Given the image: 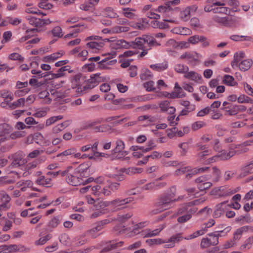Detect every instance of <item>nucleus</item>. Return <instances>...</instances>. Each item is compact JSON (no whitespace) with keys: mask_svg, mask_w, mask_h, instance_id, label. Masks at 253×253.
Wrapping results in <instances>:
<instances>
[{"mask_svg":"<svg viewBox=\"0 0 253 253\" xmlns=\"http://www.w3.org/2000/svg\"><path fill=\"white\" fill-rule=\"evenodd\" d=\"M236 154V151L231 150L227 152L225 150H222L218 153L220 160H227L234 156Z\"/></svg>","mask_w":253,"mask_h":253,"instance_id":"23","label":"nucleus"},{"mask_svg":"<svg viewBox=\"0 0 253 253\" xmlns=\"http://www.w3.org/2000/svg\"><path fill=\"white\" fill-rule=\"evenodd\" d=\"M26 18L30 25L36 27H42L52 22L49 19H41L32 16H26Z\"/></svg>","mask_w":253,"mask_h":253,"instance_id":"7","label":"nucleus"},{"mask_svg":"<svg viewBox=\"0 0 253 253\" xmlns=\"http://www.w3.org/2000/svg\"><path fill=\"white\" fill-rule=\"evenodd\" d=\"M212 186V183L210 182H205L197 185V187L201 191H203L210 188Z\"/></svg>","mask_w":253,"mask_h":253,"instance_id":"64","label":"nucleus"},{"mask_svg":"<svg viewBox=\"0 0 253 253\" xmlns=\"http://www.w3.org/2000/svg\"><path fill=\"white\" fill-rule=\"evenodd\" d=\"M180 59L186 60L188 63H195L197 60L189 52H186L180 56Z\"/></svg>","mask_w":253,"mask_h":253,"instance_id":"32","label":"nucleus"},{"mask_svg":"<svg viewBox=\"0 0 253 253\" xmlns=\"http://www.w3.org/2000/svg\"><path fill=\"white\" fill-rule=\"evenodd\" d=\"M114 230L116 232V234L122 235L125 233L126 228L122 224L116 225L114 227Z\"/></svg>","mask_w":253,"mask_h":253,"instance_id":"62","label":"nucleus"},{"mask_svg":"<svg viewBox=\"0 0 253 253\" xmlns=\"http://www.w3.org/2000/svg\"><path fill=\"white\" fill-rule=\"evenodd\" d=\"M113 47L115 49L128 48L130 47V42L121 39L116 41L113 43Z\"/></svg>","mask_w":253,"mask_h":253,"instance_id":"18","label":"nucleus"},{"mask_svg":"<svg viewBox=\"0 0 253 253\" xmlns=\"http://www.w3.org/2000/svg\"><path fill=\"white\" fill-rule=\"evenodd\" d=\"M12 161L11 163L12 168L18 167L24 164L23 155L21 152H17L12 156Z\"/></svg>","mask_w":253,"mask_h":253,"instance_id":"10","label":"nucleus"},{"mask_svg":"<svg viewBox=\"0 0 253 253\" xmlns=\"http://www.w3.org/2000/svg\"><path fill=\"white\" fill-rule=\"evenodd\" d=\"M180 18L184 21H188L190 18V10L189 7H187L181 11L179 14Z\"/></svg>","mask_w":253,"mask_h":253,"instance_id":"44","label":"nucleus"},{"mask_svg":"<svg viewBox=\"0 0 253 253\" xmlns=\"http://www.w3.org/2000/svg\"><path fill=\"white\" fill-rule=\"evenodd\" d=\"M241 172L239 175L240 177H243L247 174L253 173V158L246 166L241 168Z\"/></svg>","mask_w":253,"mask_h":253,"instance_id":"16","label":"nucleus"},{"mask_svg":"<svg viewBox=\"0 0 253 253\" xmlns=\"http://www.w3.org/2000/svg\"><path fill=\"white\" fill-rule=\"evenodd\" d=\"M130 47L139 49H143L147 46H158L160 44L157 42L155 37L149 35H143L141 37L136 38L133 41L130 42Z\"/></svg>","mask_w":253,"mask_h":253,"instance_id":"2","label":"nucleus"},{"mask_svg":"<svg viewBox=\"0 0 253 253\" xmlns=\"http://www.w3.org/2000/svg\"><path fill=\"white\" fill-rule=\"evenodd\" d=\"M223 82L225 84L229 86H235L237 84L234 78L228 75H226L224 76Z\"/></svg>","mask_w":253,"mask_h":253,"instance_id":"40","label":"nucleus"},{"mask_svg":"<svg viewBox=\"0 0 253 253\" xmlns=\"http://www.w3.org/2000/svg\"><path fill=\"white\" fill-rule=\"evenodd\" d=\"M182 239V237L181 234H177L172 236L168 241H166V243L169 244L165 245V248H170L174 246L175 243L178 242L179 241Z\"/></svg>","mask_w":253,"mask_h":253,"instance_id":"20","label":"nucleus"},{"mask_svg":"<svg viewBox=\"0 0 253 253\" xmlns=\"http://www.w3.org/2000/svg\"><path fill=\"white\" fill-rule=\"evenodd\" d=\"M63 118V116L62 115H59L57 116H52L46 120L45 126H49L52 124L55 123L57 121L61 120Z\"/></svg>","mask_w":253,"mask_h":253,"instance_id":"53","label":"nucleus"},{"mask_svg":"<svg viewBox=\"0 0 253 253\" xmlns=\"http://www.w3.org/2000/svg\"><path fill=\"white\" fill-rule=\"evenodd\" d=\"M104 45L103 41H99V42L91 41L86 43V47L91 49L92 50H99Z\"/></svg>","mask_w":253,"mask_h":253,"instance_id":"24","label":"nucleus"},{"mask_svg":"<svg viewBox=\"0 0 253 253\" xmlns=\"http://www.w3.org/2000/svg\"><path fill=\"white\" fill-rule=\"evenodd\" d=\"M104 122V119L103 118H98L96 120L89 121L86 122L84 126V129H88L91 127H94L95 125L97 124H101V123Z\"/></svg>","mask_w":253,"mask_h":253,"instance_id":"35","label":"nucleus"},{"mask_svg":"<svg viewBox=\"0 0 253 253\" xmlns=\"http://www.w3.org/2000/svg\"><path fill=\"white\" fill-rule=\"evenodd\" d=\"M216 234L210 233L207 234L206 238L201 240L200 246L202 249H206L210 246H216L218 244Z\"/></svg>","mask_w":253,"mask_h":253,"instance_id":"5","label":"nucleus"},{"mask_svg":"<svg viewBox=\"0 0 253 253\" xmlns=\"http://www.w3.org/2000/svg\"><path fill=\"white\" fill-rule=\"evenodd\" d=\"M98 84L94 74H92L90 76V79L87 80L86 84L83 87V90L92 89Z\"/></svg>","mask_w":253,"mask_h":253,"instance_id":"19","label":"nucleus"},{"mask_svg":"<svg viewBox=\"0 0 253 253\" xmlns=\"http://www.w3.org/2000/svg\"><path fill=\"white\" fill-rule=\"evenodd\" d=\"M174 71L179 74H184L189 71V67L182 64H177L174 67Z\"/></svg>","mask_w":253,"mask_h":253,"instance_id":"34","label":"nucleus"},{"mask_svg":"<svg viewBox=\"0 0 253 253\" xmlns=\"http://www.w3.org/2000/svg\"><path fill=\"white\" fill-rule=\"evenodd\" d=\"M115 144L116 146L115 148L112 150L113 154L122 153L123 155L124 153L126 154H127L126 151H124V150L125 148V142L122 140H121V139H118L115 141Z\"/></svg>","mask_w":253,"mask_h":253,"instance_id":"12","label":"nucleus"},{"mask_svg":"<svg viewBox=\"0 0 253 253\" xmlns=\"http://www.w3.org/2000/svg\"><path fill=\"white\" fill-rule=\"evenodd\" d=\"M206 126V123L203 121H197L194 122L191 126L192 130H197Z\"/></svg>","mask_w":253,"mask_h":253,"instance_id":"60","label":"nucleus"},{"mask_svg":"<svg viewBox=\"0 0 253 253\" xmlns=\"http://www.w3.org/2000/svg\"><path fill=\"white\" fill-rule=\"evenodd\" d=\"M135 10L132 8H125L123 9V15L131 19H133L136 17V15L132 12V11H134Z\"/></svg>","mask_w":253,"mask_h":253,"instance_id":"42","label":"nucleus"},{"mask_svg":"<svg viewBox=\"0 0 253 253\" xmlns=\"http://www.w3.org/2000/svg\"><path fill=\"white\" fill-rule=\"evenodd\" d=\"M150 67L156 71L162 72L166 70L168 68V62L167 61H165L161 63L152 64L150 66Z\"/></svg>","mask_w":253,"mask_h":253,"instance_id":"26","label":"nucleus"},{"mask_svg":"<svg viewBox=\"0 0 253 253\" xmlns=\"http://www.w3.org/2000/svg\"><path fill=\"white\" fill-rule=\"evenodd\" d=\"M25 102V99L24 98H20L16 101L13 102L9 105V107L12 109L19 107L21 106H24Z\"/></svg>","mask_w":253,"mask_h":253,"instance_id":"54","label":"nucleus"},{"mask_svg":"<svg viewBox=\"0 0 253 253\" xmlns=\"http://www.w3.org/2000/svg\"><path fill=\"white\" fill-rule=\"evenodd\" d=\"M37 184L50 187L52 186V179L51 177H48L47 176L42 175L39 176L36 181Z\"/></svg>","mask_w":253,"mask_h":253,"instance_id":"14","label":"nucleus"},{"mask_svg":"<svg viewBox=\"0 0 253 253\" xmlns=\"http://www.w3.org/2000/svg\"><path fill=\"white\" fill-rule=\"evenodd\" d=\"M123 171L128 175H132L135 173H139L142 172V169L134 167H130L127 169H124Z\"/></svg>","mask_w":253,"mask_h":253,"instance_id":"47","label":"nucleus"},{"mask_svg":"<svg viewBox=\"0 0 253 253\" xmlns=\"http://www.w3.org/2000/svg\"><path fill=\"white\" fill-rule=\"evenodd\" d=\"M146 242L150 245H159L163 243H166V240H162L160 238L149 239L146 241Z\"/></svg>","mask_w":253,"mask_h":253,"instance_id":"59","label":"nucleus"},{"mask_svg":"<svg viewBox=\"0 0 253 253\" xmlns=\"http://www.w3.org/2000/svg\"><path fill=\"white\" fill-rule=\"evenodd\" d=\"M152 76V73L150 70L144 68L141 70L140 77L142 80H146Z\"/></svg>","mask_w":253,"mask_h":253,"instance_id":"52","label":"nucleus"},{"mask_svg":"<svg viewBox=\"0 0 253 253\" xmlns=\"http://www.w3.org/2000/svg\"><path fill=\"white\" fill-rule=\"evenodd\" d=\"M171 10V7L169 6L168 2L165 3L164 5L159 6L157 9H155L154 11L160 13H165Z\"/></svg>","mask_w":253,"mask_h":253,"instance_id":"41","label":"nucleus"},{"mask_svg":"<svg viewBox=\"0 0 253 253\" xmlns=\"http://www.w3.org/2000/svg\"><path fill=\"white\" fill-rule=\"evenodd\" d=\"M104 14L106 17L110 18H115L118 17L117 14L110 7H107L104 9Z\"/></svg>","mask_w":253,"mask_h":253,"instance_id":"51","label":"nucleus"},{"mask_svg":"<svg viewBox=\"0 0 253 253\" xmlns=\"http://www.w3.org/2000/svg\"><path fill=\"white\" fill-rule=\"evenodd\" d=\"M195 109V106L192 105L189 107H185V108L182 110L180 113L179 116H186L191 112H192Z\"/></svg>","mask_w":253,"mask_h":253,"instance_id":"61","label":"nucleus"},{"mask_svg":"<svg viewBox=\"0 0 253 253\" xmlns=\"http://www.w3.org/2000/svg\"><path fill=\"white\" fill-rule=\"evenodd\" d=\"M81 78V74H77L70 78V81L72 83V88L73 89L77 88V91L79 92L80 91L82 92L84 91L83 88L79 86V82Z\"/></svg>","mask_w":253,"mask_h":253,"instance_id":"13","label":"nucleus"},{"mask_svg":"<svg viewBox=\"0 0 253 253\" xmlns=\"http://www.w3.org/2000/svg\"><path fill=\"white\" fill-rule=\"evenodd\" d=\"M0 200L2 203L6 204L7 205H11L10 201H11V197L5 192L2 191L0 192Z\"/></svg>","mask_w":253,"mask_h":253,"instance_id":"43","label":"nucleus"},{"mask_svg":"<svg viewBox=\"0 0 253 253\" xmlns=\"http://www.w3.org/2000/svg\"><path fill=\"white\" fill-rule=\"evenodd\" d=\"M134 200V198L129 197L122 199L118 198L109 201V207L113 211H117L122 210L126 207V205L131 203Z\"/></svg>","mask_w":253,"mask_h":253,"instance_id":"3","label":"nucleus"},{"mask_svg":"<svg viewBox=\"0 0 253 253\" xmlns=\"http://www.w3.org/2000/svg\"><path fill=\"white\" fill-rule=\"evenodd\" d=\"M117 63V59H111L109 57H106L102 60L98 62L100 67L102 68L106 67L107 65H114Z\"/></svg>","mask_w":253,"mask_h":253,"instance_id":"33","label":"nucleus"},{"mask_svg":"<svg viewBox=\"0 0 253 253\" xmlns=\"http://www.w3.org/2000/svg\"><path fill=\"white\" fill-rule=\"evenodd\" d=\"M138 120L139 121H147L149 123H153L157 121V118L156 116L145 115L139 116Z\"/></svg>","mask_w":253,"mask_h":253,"instance_id":"38","label":"nucleus"},{"mask_svg":"<svg viewBox=\"0 0 253 253\" xmlns=\"http://www.w3.org/2000/svg\"><path fill=\"white\" fill-rule=\"evenodd\" d=\"M212 173L213 175L212 181L214 182H217L219 180L221 175L220 170L216 167L212 168Z\"/></svg>","mask_w":253,"mask_h":253,"instance_id":"46","label":"nucleus"},{"mask_svg":"<svg viewBox=\"0 0 253 253\" xmlns=\"http://www.w3.org/2000/svg\"><path fill=\"white\" fill-rule=\"evenodd\" d=\"M156 147V145L155 143V141L154 140H150L147 143L146 147H143V152L146 153L149 152L153 149H154Z\"/></svg>","mask_w":253,"mask_h":253,"instance_id":"55","label":"nucleus"},{"mask_svg":"<svg viewBox=\"0 0 253 253\" xmlns=\"http://www.w3.org/2000/svg\"><path fill=\"white\" fill-rule=\"evenodd\" d=\"M101 230V227L96 223L92 228L86 231V234L92 238H95L99 236L98 232Z\"/></svg>","mask_w":253,"mask_h":253,"instance_id":"27","label":"nucleus"},{"mask_svg":"<svg viewBox=\"0 0 253 253\" xmlns=\"http://www.w3.org/2000/svg\"><path fill=\"white\" fill-rule=\"evenodd\" d=\"M227 208V202L225 201L218 204L213 213L214 218H218L222 215Z\"/></svg>","mask_w":253,"mask_h":253,"instance_id":"11","label":"nucleus"},{"mask_svg":"<svg viewBox=\"0 0 253 253\" xmlns=\"http://www.w3.org/2000/svg\"><path fill=\"white\" fill-rule=\"evenodd\" d=\"M60 242L65 246H69L71 243L69 236L67 234H61L59 238Z\"/></svg>","mask_w":253,"mask_h":253,"instance_id":"45","label":"nucleus"},{"mask_svg":"<svg viewBox=\"0 0 253 253\" xmlns=\"http://www.w3.org/2000/svg\"><path fill=\"white\" fill-rule=\"evenodd\" d=\"M38 161H34L27 164L25 166V171L22 173L23 177H26L29 175L32 172V169H35L38 165Z\"/></svg>","mask_w":253,"mask_h":253,"instance_id":"25","label":"nucleus"},{"mask_svg":"<svg viewBox=\"0 0 253 253\" xmlns=\"http://www.w3.org/2000/svg\"><path fill=\"white\" fill-rule=\"evenodd\" d=\"M214 4H216L218 6L228 5L235 8L239 6V2L237 0H220L215 2Z\"/></svg>","mask_w":253,"mask_h":253,"instance_id":"17","label":"nucleus"},{"mask_svg":"<svg viewBox=\"0 0 253 253\" xmlns=\"http://www.w3.org/2000/svg\"><path fill=\"white\" fill-rule=\"evenodd\" d=\"M124 242L120 241L116 242L114 241H109L108 242H102L101 243L102 249L100 253H104L109 252L110 251L116 249L122 246Z\"/></svg>","mask_w":253,"mask_h":253,"instance_id":"8","label":"nucleus"},{"mask_svg":"<svg viewBox=\"0 0 253 253\" xmlns=\"http://www.w3.org/2000/svg\"><path fill=\"white\" fill-rule=\"evenodd\" d=\"M253 242L252 239L248 238L244 243V244L241 246L240 249L241 250H246L251 248Z\"/></svg>","mask_w":253,"mask_h":253,"instance_id":"63","label":"nucleus"},{"mask_svg":"<svg viewBox=\"0 0 253 253\" xmlns=\"http://www.w3.org/2000/svg\"><path fill=\"white\" fill-rule=\"evenodd\" d=\"M184 77L187 79L190 80L195 82H199L202 79V77L200 75L194 71H187L184 75Z\"/></svg>","mask_w":253,"mask_h":253,"instance_id":"21","label":"nucleus"},{"mask_svg":"<svg viewBox=\"0 0 253 253\" xmlns=\"http://www.w3.org/2000/svg\"><path fill=\"white\" fill-rule=\"evenodd\" d=\"M215 224V221L212 219H211L209 220V222L207 223H206L204 224V227L202 228V229L198 230L192 234H190V235L184 237V239L186 240H189L194 239L195 238H196L199 236L205 234L206 231H207V228H209L212 226H213Z\"/></svg>","mask_w":253,"mask_h":253,"instance_id":"9","label":"nucleus"},{"mask_svg":"<svg viewBox=\"0 0 253 253\" xmlns=\"http://www.w3.org/2000/svg\"><path fill=\"white\" fill-rule=\"evenodd\" d=\"M162 164L165 167H177L180 165L177 161H166L164 160L162 161Z\"/></svg>","mask_w":253,"mask_h":253,"instance_id":"50","label":"nucleus"},{"mask_svg":"<svg viewBox=\"0 0 253 253\" xmlns=\"http://www.w3.org/2000/svg\"><path fill=\"white\" fill-rule=\"evenodd\" d=\"M52 238V235L48 234L47 235L40 238L38 240L35 242V244L37 246L42 245L45 244Z\"/></svg>","mask_w":253,"mask_h":253,"instance_id":"48","label":"nucleus"},{"mask_svg":"<svg viewBox=\"0 0 253 253\" xmlns=\"http://www.w3.org/2000/svg\"><path fill=\"white\" fill-rule=\"evenodd\" d=\"M67 182L72 186H77L84 183L83 178L81 176V174L77 171L72 169L68 176L66 177Z\"/></svg>","mask_w":253,"mask_h":253,"instance_id":"4","label":"nucleus"},{"mask_svg":"<svg viewBox=\"0 0 253 253\" xmlns=\"http://www.w3.org/2000/svg\"><path fill=\"white\" fill-rule=\"evenodd\" d=\"M11 130V126L7 124L0 125V136L9 134Z\"/></svg>","mask_w":253,"mask_h":253,"instance_id":"36","label":"nucleus"},{"mask_svg":"<svg viewBox=\"0 0 253 253\" xmlns=\"http://www.w3.org/2000/svg\"><path fill=\"white\" fill-rule=\"evenodd\" d=\"M203 39H204L203 38V36L196 35L189 37L188 39V42L192 44H195L200 42V41L203 40Z\"/></svg>","mask_w":253,"mask_h":253,"instance_id":"49","label":"nucleus"},{"mask_svg":"<svg viewBox=\"0 0 253 253\" xmlns=\"http://www.w3.org/2000/svg\"><path fill=\"white\" fill-rule=\"evenodd\" d=\"M252 64L253 61L252 60H244L239 64V67L241 71H246L250 68Z\"/></svg>","mask_w":253,"mask_h":253,"instance_id":"30","label":"nucleus"},{"mask_svg":"<svg viewBox=\"0 0 253 253\" xmlns=\"http://www.w3.org/2000/svg\"><path fill=\"white\" fill-rule=\"evenodd\" d=\"M38 5L39 7L45 9H50L53 7L52 4L48 2V0H41Z\"/></svg>","mask_w":253,"mask_h":253,"instance_id":"57","label":"nucleus"},{"mask_svg":"<svg viewBox=\"0 0 253 253\" xmlns=\"http://www.w3.org/2000/svg\"><path fill=\"white\" fill-rule=\"evenodd\" d=\"M98 142L96 141L93 144H88L85 146H84L80 148V150L82 152H87L90 150L91 152V155H93L94 152L95 150H97V147Z\"/></svg>","mask_w":253,"mask_h":253,"instance_id":"29","label":"nucleus"},{"mask_svg":"<svg viewBox=\"0 0 253 253\" xmlns=\"http://www.w3.org/2000/svg\"><path fill=\"white\" fill-rule=\"evenodd\" d=\"M246 228L240 227L237 229L234 233L232 239L226 241L223 245V248L225 249L230 248L237 244V242L241 239L243 231L246 230Z\"/></svg>","mask_w":253,"mask_h":253,"instance_id":"6","label":"nucleus"},{"mask_svg":"<svg viewBox=\"0 0 253 253\" xmlns=\"http://www.w3.org/2000/svg\"><path fill=\"white\" fill-rule=\"evenodd\" d=\"M76 149L75 148H70L64 152L58 154L57 156V158H59V160L61 162L66 161L68 158V156H72L76 152Z\"/></svg>","mask_w":253,"mask_h":253,"instance_id":"15","label":"nucleus"},{"mask_svg":"<svg viewBox=\"0 0 253 253\" xmlns=\"http://www.w3.org/2000/svg\"><path fill=\"white\" fill-rule=\"evenodd\" d=\"M9 253L17 252H24L26 251V248L22 245H7Z\"/></svg>","mask_w":253,"mask_h":253,"instance_id":"28","label":"nucleus"},{"mask_svg":"<svg viewBox=\"0 0 253 253\" xmlns=\"http://www.w3.org/2000/svg\"><path fill=\"white\" fill-rule=\"evenodd\" d=\"M49 92L47 90H43V91H42L40 92H39V93L38 94V96L40 98H41V99L46 98V103L50 104L51 101V99H50L49 98L47 97L49 96Z\"/></svg>","mask_w":253,"mask_h":253,"instance_id":"58","label":"nucleus"},{"mask_svg":"<svg viewBox=\"0 0 253 253\" xmlns=\"http://www.w3.org/2000/svg\"><path fill=\"white\" fill-rule=\"evenodd\" d=\"M176 187L172 186L170 188L169 192L161 196L156 205L159 208L158 209L154 210L152 212L153 214H157L164 210L171 208L173 203L182 199L179 197L177 199L175 198L176 193Z\"/></svg>","mask_w":253,"mask_h":253,"instance_id":"1","label":"nucleus"},{"mask_svg":"<svg viewBox=\"0 0 253 253\" xmlns=\"http://www.w3.org/2000/svg\"><path fill=\"white\" fill-rule=\"evenodd\" d=\"M226 189L225 186H221L214 188L211 191V192L213 194H216L219 196H226L234 193V192L225 191Z\"/></svg>","mask_w":253,"mask_h":253,"instance_id":"22","label":"nucleus"},{"mask_svg":"<svg viewBox=\"0 0 253 253\" xmlns=\"http://www.w3.org/2000/svg\"><path fill=\"white\" fill-rule=\"evenodd\" d=\"M230 9L225 6H219L214 8V13H219L221 14H228L230 13Z\"/></svg>","mask_w":253,"mask_h":253,"instance_id":"37","label":"nucleus"},{"mask_svg":"<svg viewBox=\"0 0 253 253\" xmlns=\"http://www.w3.org/2000/svg\"><path fill=\"white\" fill-rule=\"evenodd\" d=\"M164 227L165 226L164 225H161L158 228L154 230L151 231L150 230H148L145 237H151L156 236L160 233V232L164 228Z\"/></svg>","mask_w":253,"mask_h":253,"instance_id":"39","label":"nucleus"},{"mask_svg":"<svg viewBox=\"0 0 253 253\" xmlns=\"http://www.w3.org/2000/svg\"><path fill=\"white\" fill-rule=\"evenodd\" d=\"M107 207H109V201H104L100 198L96 199V204L94 207L96 210L104 209Z\"/></svg>","mask_w":253,"mask_h":253,"instance_id":"31","label":"nucleus"},{"mask_svg":"<svg viewBox=\"0 0 253 253\" xmlns=\"http://www.w3.org/2000/svg\"><path fill=\"white\" fill-rule=\"evenodd\" d=\"M51 33L53 37L57 38H61L63 36L62 29L59 26L55 27L51 31Z\"/></svg>","mask_w":253,"mask_h":253,"instance_id":"56","label":"nucleus"}]
</instances>
